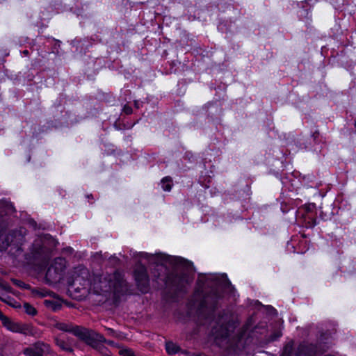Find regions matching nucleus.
<instances>
[{"label":"nucleus","mask_w":356,"mask_h":356,"mask_svg":"<svg viewBox=\"0 0 356 356\" xmlns=\"http://www.w3.org/2000/svg\"><path fill=\"white\" fill-rule=\"evenodd\" d=\"M46 350V345L41 343H37L33 346L27 348L24 350V354L26 356H42L44 351Z\"/></svg>","instance_id":"9"},{"label":"nucleus","mask_w":356,"mask_h":356,"mask_svg":"<svg viewBox=\"0 0 356 356\" xmlns=\"http://www.w3.org/2000/svg\"><path fill=\"white\" fill-rule=\"evenodd\" d=\"M172 185V180L169 177H165L161 180V187L165 191H170Z\"/></svg>","instance_id":"12"},{"label":"nucleus","mask_w":356,"mask_h":356,"mask_svg":"<svg viewBox=\"0 0 356 356\" xmlns=\"http://www.w3.org/2000/svg\"><path fill=\"white\" fill-rule=\"evenodd\" d=\"M23 54L26 56V55H28L29 51L27 50H25L23 51Z\"/></svg>","instance_id":"22"},{"label":"nucleus","mask_w":356,"mask_h":356,"mask_svg":"<svg viewBox=\"0 0 356 356\" xmlns=\"http://www.w3.org/2000/svg\"><path fill=\"white\" fill-rule=\"evenodd\" d=\"M56 330V343L63 350L66 349V343L65 339L66 338L67 326L62 323H57L55 325Z\"/></svg>","instance_id":"4"},{"label":"nucleus","mask_w":356,"mask_h":356,"mask_svg":"<svg viewBox=\"0 0 356 356\" xmlns=\"http://www.w3.org/2000/svg\"><path fill=\"white\" fill-rule=\"evenodd\" d=\"M14 238H15V240H19L21 238H22V231L20 230V233L17 236V235L15 234V236H14Z\"/></svg>","instance_id":"19"},{"label":"nucleus","mask_w":356,"mask_h":356,"mask_svg":"<svg viewBox=\"0 0 356 356\" xmlns=\"http://www.w3.org/2000/svg\"><path fill=\"white\" fill-rule=\"evenodd\" d=\"M113 277L115 280L113 281L111 280L109 282H108V283L106 281L100 282L101 284L104 285H101V291L106 292L111 290L112 289H113L114 291H118V288L122 286L123 282L120 279V275L118 274H115L113 275Z\"/></svg>","instance_id":"6"},{"label":"nucleus","mask_w":356,"mask_h":356,"mask_svg":"<svg viewBox=\"0 0 356 356\" xmlns=\"http://www.w3.org/2000/svg\"><path fill=\"white\" fill-rule=\"evenodd\" d=\"M71 250H72V248H70L68 247V249H67L68 254L70 253V252Z\"/></svg>","instance_id":"23"},{"label":"nucleus","mask_w":356,"mask_h":356,"mask_svg":"<svg viewBox=\"0 0 356 356\" xmlns=\"http://www.w3.org/2000/svg\"><path fill=\"white\" fill-rule=\"evenodd\" d=\"M123 111L127 114H130L131 113V108L130 107L124 106Z\"/></svg>","instance_id":"18"},{"label":"nucleus","mask_w":356,"mask_h":356,"mask_svg":"<svg viewBox=\"0 0 356 356\" xmlns=\"http://www.w3.org/2000/svg\"><path fill=\"white\" fill-rule=\"evenodd\" d=\"M120 354L122 356H134L132 350L129 349H122L120 350Z\"/></svg>","instance_id":"15"},{"label":"nucleus","mask_w":356,"mask_h":356,"mask_svg":"<svg viewBox=\"0 0 356 356\" xmlns=\"http://www.w3.org/2000/svg\"><path fill=\"white\" fill-rule=\"evenodd\" d=\"M66 260L64 258H57L54 264L48 268L46 276L52 282H57L61 280L65 274Z\"/></svg>","instance_id":"2"},{"label":"nucleus","mask_w":356,"mask_h":356,"mask_svg":"<svg viewBox=\"0 0 356 356\" xmlns=\"http://www.w3.org/2000/svg\"><path fill=\"white\" fill-rule=\"evenodd\" d=\"M307 350H308V348L307 347L301 346L300 348V353H299L300 356L301 355H303V354L307 355V356H312V354L310 353H309Z\"/></svg>","instance_id":"16"},{"label":"nucleus","mask_w":356,"mask_h":356,"mask_svg":"<svg viewBox=\"0 0 356 356\" xmlns=\"http://www.w3.org/2000/svg\"><path fill=\"white\" fill-rule=\"evenodd\" d=\"M141 259H145L149 263L157 265H165L167 264L186 267L187 269L192 268V263L179 257H172L163 253L149 254L147 252L138 254Z\"/></svg>","instance_id":"1"},{"label":"nucleus","mask_w":356,"mask_h":356,"mask_svg":"<svg viewBox=\"0 0 356 356\" xmlns=\"http://www.w3.org/2000/svg\"><path fill=\"white\" fill-rule=\"evenodd\" d=\"M2 300H3V301L6 302L8 304L13 305V307H17V305H13V304L12 303V300H10V299L7 300V299H3V298H2Z\"/></svg>","instance_id":"20"},{"label":"nucleus","mask_w":356,"mask_h":356,"mask_svg":"<svg viewBox=\"0 0 356 356\" xmlns=\"http://www.w3.org/2000/svg\"><path fill=\"white\" fill-rule=\"evenodd\" d=\"M193 277H189V276H186V277H181L179 279V281H178V283H177V286L180 289H182L183 288H184L186 285L189 284L191 282H192L193 281Z\"/></svg>","instance_id":"11"},{"label":"nucleus","mask_w":356,"mask_h":356,"mask_svg":"<svg viewBox=\"0 0 356 356\" xmlns=\"http://www.w3.org/2000/svg\"><path fill=\"white\" fill-rule=\"evenodd\" d=\"M7 208L8 209L13 210V206L11 204H8Z\"/></svg>","instance_id":"21"},{"label":"nucleus","mask_w":356,"mask_h":356,"mask_svg":"<svg viewBox=\"0 0 356 356\" xmlns=\"http://www.w3.org/2000/svg\"><path fill=\"white\" fill-rule=\"evenodd\" d=\"M208 276L209 277V279H211V280H213L215 281H217L219 279H222V280H224V285L225 286L226 284H229L230 282L227 279V276L226 275H216V274H209L208 275Z\"/></svg>","instance_id":"13"},{"label":"nucleus","mask_w":356,"mask_h":356,"mask_svg":"<svg viewBox=\"0 0 356 356\" xmlns=\"http://www.w3.org/2000/svg\"><path fill=\"white\" fill-rule=\"evenodd\" d=\"M24 308L25 312L29 315H34L36 314L35 309L28 303H24Z\"/></svg>","instance_id":"14"},{"label":"nucleus","mask_w":356,"mask_h":356,"mask_svg":"<svg viewBox=\"0 0 356 356\" xmlns=\"http://www.w3.org/2000/svg\"><path fill=\"white\" fill-rule=\"evenodd\" d=\"M165 349L168 354L173 355L178 353L179 348L177 344L169 341L165 343Z\"/></svg>","instance_id":"10"},{"label":"nucleus","mask_w":356,"mask_h":356,"mask_svg":"<svg viewBox=\"0 0 356 356\" xmlns=\"http://www.w3.org/2000/svg\"><path fill=\"white\" fill-rule=\"evenodd\" d=\"M95 292H96V293H99V292H100V291H99V290H97H97H95Z\"/></svg>","instance_id":"24"},{"label":"nucleus","mask_w":356,"mask_h":356,"mask_svg":"<svg viewBox=\"0 0 356 356\" xmlns=\"http://www.w3.org/2000/svg\"><path fill=\"white\" fill-rule=\"evenodd\" d=\"M234 323L228 322L226 325L222 324L220 327H215L213 333L216 337H227L229 332L234 329Z\"/></svg>","instance_id":"7"},{"label":"nucleus","mask_w":356,"mask_h":356,"mask_svg":"<svg viewBox=\"0 0 356 356\" xmlns=\"http://www.w3.org/2000/svg\"><path fill=\"white\" fill-rule=\"evenodd\" d=\"M63 303L64 300L56 296L50 297L44 301V305L54 312H56L60 309Z\"/></svg>","instance_id":"8"},{"label":"nucleus","mask_w":356,"mask_h":356,"mask_svg":"<svg viewBox=\"0 0 356 356\" xmlns=\"http://www.w3.org/2000/svg\"><path fill=\"white\" fill-rule=\"evenodd\" d=\"M13 282H14L16 285H17V286H21V287H25V285H26L25 284H24L23 282H22L21 281H19V280H13Z\"/></svg>","instance_id":"17"},{"label":"nucleus","mask_w":356,"mask_h":356,"mask_svg":"<svg viewBox=\"0 0 356 356\" xmlns=\"http://www.w3.org/2000/svg\"><path fill=\"white\" fill-rule=\"evenodd\" d=\"M134 276L140 290L143 293L147 292L148 290L149 280L145 266H138L134 271Z\"/></svg>","instance_id":"3"},{"label":"nucleus","mask_w":356,"mask_h":356,"mask_svg":"<svg viewBox=\"0 0 356 356\" xmlns=\"http://www.w3.org/2000/svg\"><path fill=\"white\" fill-rule=\"evenodd\" d=\"M355 127H356V121H355Z\"/></svg>","instance_id":"25"},{"label":"nucleus","mask_w":356,"mask_h":356,"mask_svg":"<svg viewBox=\"0 0 356 356\" xmlns=\"http://www.w3.org/2000/svg\"><path fill=\"white\" fill-rule=\"evenodd\" d=\"M0 321L3 325L13 332L23 333L25 332L24 327L17 322H15L4 316L0 311Z\"/></svg>","instance_id":"5"}]
</instances>
